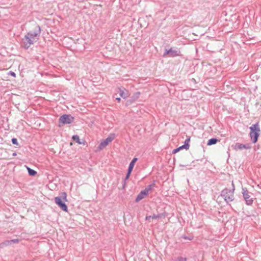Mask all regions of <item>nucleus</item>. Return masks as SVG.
Here are the masks:
<instances>
[{"label":"nucleus","instance_id":"1","mask_svg":"<svg viewBox=\"0 0 261 261\" xmlns=\"http://www.w3.org/2000/svg\"><path fill=\"white\" fill-rule=\"evenodd\" d=\"M41 33L40 27L36 25L34 31H30L27 33L22 39V44L25 48H28L34 42H36Z\"/></svg>","mask_w":261,"mask_h":261},{"label":"nucleus","instance_id":"2","mask_svg":"<svg viewBox=\"0 0 261 261\" xmlns=\"http://www.w3.org/2000/svg\"><path fill=\"white\" fill-rule=\"evenodd\" d=\"M67 201V194L65 192H63L61 194L60 197H56L55 198V202L57 205H58L63 211L67 212L68 208L66 204L63 202Z\"/></svg>","mask_w":261,"mask_h":261},{"label":"nucleus","instance_id":"3","mask_svg":"<svg viewBox=\"0 0 261 261\" xmlns=\"http://www.w3.org/2000/svg\"><path fill=\"white\" fill-rule=\"evenodd\" d=\"M250 129L251 130L250 133V137L253 143H255L257 141L258 137L260 132L258 123H257L256 124H253L250 127Z\"/></svg>","mask_w":261,"mask_h":261},{"label":"nucleus","instance_id":"4","mask_svg":"<svg viewBox=\"0 0 261 261\" xmlns=\"http://www.w3.org/2000/svg\"><path fill=\"white\" fill-rule=\"evenodd\" d=\"M115 138L114 134H111L106 139L103 140L100 142L98 149L102 150L105 148L110 143H111Z\"/></svg>","mask_w":261,"mask_h":261},{"label":"nucleus","instance_id":"5","mask_svg":"<svg viewBox=\"0 0 261 261\" xmlns=\"http://www.w3.org/2000/svg\"><path fill=\"white\" fill-rule=\"evenodd\" d=\"M73 119V117L70 115H63L59 118V123L62 124H70Z\"/></svg>","mask_w":261,"mask_h":261},{"label":"nucleus","instance_id":"6","mask_svg":"<svg viewBox=\"0 0 261 261\" xmlns=\"http://www.w3.org/2000/svg\"><path fill=\"white\" fill-rule=\"evenodd\" d=\"M242 194L243 198L247 205H251L253 200L250 197V193L246 188H242Z\"/></svg>","mask_w":261,"mask_h":261},{"label":"nucleus","instance_id":"7","mask_svg":"<svg viewBox=\"0 0 261 261\" xmlns=\"http://www.w3.org/2000/svg\"><path fill=\"white\" fill-rule=\"evenodd\" d=\"M222 194L224 196V199L227 202L232 201L233 200V191L226 189L222 191Z\"/></svg>","mask_w":261,"mask_h":261},{"label":"nucleus","instance_id":"8","mask_svg":"<svg viewBox=\"0 0 261 261\" xmlns=\"http://www.w3.org/2000/svg\"><path fill=\"white\" fill-rule=\"evenodd\" d=\"M190 141V137H188L187 139H186L185 141V144L184 145H182L181 146H180L179 147L174 149L173 150V153H176L178 151H179L181 149H188L189 148V142Z\"/></svg>","mask_w":261,"mask_h":261},{"label":"nucleus","instance_id":"9","mask_svg":"<svg viewBox=\"0 0 261 261\" xmlns=\"http://www.w3.org/2000/svg\"><path fill=\"white\" fill-rule=\"evenodd\" d=\"M116 91L119 93L120 96L124 99L126 98L129 96L128 91L124 88H118Z\"/></svg>","mask_w":261,"mask_h":261},{"label":"nucleus","instance_id":"10","mask_svg":"<svg viewBox=\"0 0 261 261\" xmlns=\"http://www.w3.org/2000/svg\"><path fill=\"white\" fill-rule=\"evenodd\" d=\"M167 55H169L170 57H173L180 55V51L177 50L170 48L169 50L166 51V53L164 54V56H166Z\"/></svg>","mask_w":261,"mask_h":261},{"label":"nucleus","instance_id":"11","mask_svg":"<svg viewBox=\"0 0 261 261\" xmlns=\"http://www.w3.org/2000/svg\"><path fill=\"white\" fill-rule=\"evenodd\" d=\"M250 148V146L247 144H243L240 143H236L234 146V149L236 150H242L243 149H248Z\"/></svg>","mask_w":261,"mask_h":261},{"label":"nucleus","instance_id":"12","mask_svg":"<svg viewBox=\"0 0 261 261\" xmlns=\"http://www.w3.org/2000/svg\"><path fill=\"white\" fill-rule=\"evenodd\" d=\"M148 193L144 190L142 191L137 196L136 201L139 202L142 199L144 198L147 195Z\"/></svg>","mask_w":261,"mask_h":261},{"label":"nucleus","instance_id":"13","mask_svg":"<svg viewBox=\"0 0 261 261\" xmlns=\"http://www.w3.org/2000/svg\"><path fill=\"white\" fill-rule=\"evenodd\" d=\"M137 160H138L137 158H135L131 161V162L129 164V167H128V169H129V171L133 170V168H134V165H135V164L137 162Z\"/></svg>","mask_w":261,"mask_h":261},{"label":"nucleus","instance_id":"14","mask_svg":"<svg viewBox=\"0 0 261 261\" xmlns=\"http://www.w3.org/2000/svg\"><path fill=\"white\" fill-rule=\"evenodd\" d=\"M219 141V140L216 138H212V139H211L210 140H208L207 143V145L208 146H210V145H213V144H216Z\"/></svg>","mask_w":261,"mask_h":261},{"label":"nucleus","instance_id":"15","mask_svg":"<svg viewBox=\"0 0 261 261\" xmlns=\"http://www.w3.org/2000/svg\"><path fill=\"white\" fill-rule=\"evenodd\" d=\"M72 139L73 141H76L79 144H82L81 142L80 141L79 137L77 135L73 136Z\"/></svg>","mask_w":261,"mask_h":261},{"label":"nucleus","instance_id":"16","mask_svg":"<svg viewBox=\"0 0 261 261\" xmlns=\"http://www.w3.org/2000/svg\"><path fill=\"white\" fill-rule=\"evenodd\" d=\"M154 187V184L148 185L144 190L148 194V193L151 191Z\"/></svg>","mask_w":261,"mask_h":261},{"label":"nucleus","instance_id":"17","mask_svg":"<svg viewBox=\"0 0 261 261\" xmlns=\"http://www.w3.org/2000/svg\"><path fill=\"white\" fill-rule=\"evenodd\" d=\"M28 172H29V174L30 175L34 176L37 173V172L35 170H34L30 168H28Z\"/></svg>","mask_w":261,"mask_h":261},{"label":"nucleus","instance_id":"18","mask_svg":"<svg viewBox=\"0 0 261 261\" xmlns=\"http://www.w3.org/2000/svg\"><path fill=\"white\" fill-rule=\"evenodd\" d=\"M140 92H136L134 94L132 98H133V99L134 100L137 99L139 96H140Z\"/></svg>","mask_w":261,"mask_h":261},{"label":"nucleus","instance_id":"19","mask_svg":"<svg viewBox=\"0 0 261 261\" xmlns=\"http://www.w3.org/2000/svg\"><path fill=\"white\" fill-rule=\"evenodd\" d=\"M187 259L185 257L179 256L176 258L175 261H186Z\"/></svg>","mask_w":261,"mask_h":261},{"label":"nucleus","instance_id":"20","mask_svg":"<svg viewBox=\"0 0 261 261\" xmlns=\"http://www.w3.org/2000/svg\"><path fill=\"white\" fill-rule=\"evenodd\" d=\"M18 241L17 240H12L7 242V245L11 244L12 243H17Z\"/></svg>","mask_w":261,"mask_h":261},{"label":"nucleus","instance_id":"21","mask_svg":"<svg viewBox=\"0 0 261 261\" xmlns=\"http://www.w3.org/2000/svg\"><path fill=\"white\" fill-rule=\"evenodd\" d=\"M132 171H129V169H128V172H127V173L126 175V177H125V179H128V178L129 177V176H130V174L131 173Z\"/></svg>","mask_w":261,"mask_h":261},{"label":"nucleus","instance_id":"22","mask_svg":"<svg viewBox=\"0 0 261 261\" xmlns=\"http://www.w3.org/2000/svg\"><path fill=\"white\" fill-rule=\"evenodd\" d=\"M12 142L13 144H17V140L15 138H13L12 139Z\"/></svg>","mask_w":261,"mask_h":261},{"label":"nucleus","instance_id":"23","mask_svg":"<svg viewBox=\"0 0 261 261\" xmlns=\"http://www.w3.org/2000/svg\"><path fill=\"white\" fill-rule=\"evenodd\" d=\"M152 219L151 216H148L146 217V220L148 221H150V219Z\"/></svg>","mask_w":261,"mask_h":261},{"label":"nucleus","instance_id":"24","mask_svg":"<svg viewBox=\"0 0 261 261\" xmlns=\"http://www.w3.org/2000/svg\"><path fill=\"white\" fill-rule=\"evenodd\" d=\"M159 217L160 216L159 215L156 216L154 215L153 216H152V219H157L159 218Z\"/></svg>","mask_w":261,"mask_h":261},{"label":"nucleus","instance_id":"25","mask_svg":"<svg viewBox=\"0 0 261 261\" xmlns=\"http://www.w3.org/2000/svg\"><path fill=\"white\" fill-rule=\"evenodd\" d=\"M10 74H11V75L12 76H14V77H15V76H16L15 73L14 72H11Z\"/></svg>","mask_w":261,"mask_h":261},{"label":"nucleus","instance_id":"26","mask_svg":"<svg viewBox=\"0 0 261 261\" xmlns=\"http://www.w3.org/2000/svg\"><path fill=\"white\" fill-rule=\"evenodd\" d=\"M184 238L185 239H188V240H192V238H188V237H184Z\"/></svg>","mask_w":261,"mask_h":261},{"label":"nucleus","instance_id":"27","mask_svg":"<svg viewBox=\"0 0 261 261\" xmlns=\"http://www.w3.org/2000/svg\"><path fill=\"white\" fill-rule=\"evenodd\" d=\"M116 100H117L118 102H120V101L121 99H120V98H119V97H116Z\"/></svg>","mask_w":261,"mask_h":261}]
</instances>
